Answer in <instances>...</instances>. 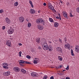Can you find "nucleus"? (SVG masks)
Wrapping results in <instances>:
<instances>
[{
  "label": "nucleus",
  "instance_id": "f257e3e1",
  "mask_svg": "<svg viewBox=\"0 0 79 79\" xmlns=\"http://www.w3.org/2000/svg\"><path fill=\"white\" fill-rule=\"evenodd\" d=\"M14 29L12 28H10L7 31V33L9 34H12L14 32Z\"/></svg>",
  "mask_w": 79,
  "mask_h": 79
},
{
  "label": "nucleus",
  "instance_id": "f03ea898",
  "mask_svg": "<svg viewBox=\"0 0 79 79\" xmlns=\"http://www.w3.org/2000/svg\"><path fill=\"white\" fill-rule=\"evenodd\" d=\"M31 74L32 77H38V73L35 72H32L31 73Z\"/></svg>",
  "mask_w": 79,
  "mask_h": 79
},
{
  "label": "nucleus",
  "instance_id": "7ed1b4c3",
  "mask_svg": "<svg viewBox=\"0 0 79 79\" xmlns=\"http://www.w3.org/2000/svg\"><path fill=\"white\" fill-rule=\"evenodd\" d=\"M14 71L15 72H19V68L18 67H15L13 68Z\"/></svg>",
  "mask_w": 79,
  "mask_h": 79
},
{
  "label": "nucleus",
  "instance_id": "20e7f679",
  "mask_svg": "<svg viewBox=\"0 0 79 79\" xmlns=\"http://www.w3.org/2000/svg\"><path fill=\"white\" fill-rule=\"evenodd\" d=\"M38 28L40 30H43L44 29V27L42 25L39 24L38 26Z\"/></svg>",
  "mask_w": 79,
  "mask_h": 79
},
{
  "label": "nucleus",
  "instance_id": "39448f33",
  "mask_svg": "<svg viewBox=\"0 0 79 79\" xmlns=\"http://www.w3.org/2000/svg\"><path fill=\"white\" fill-rule=\"evenodd\" d=\"M19 19L20 23H23V22L24 21V18L23 17H19Z\"/></svg>",
  "mask_w": 79,
  "mask_h": 79
},
{
  "label": "nucleus",
  "instance_id": "423d86ee",
  "mask_svg": "<svg viewBox=\"0 0 79 79\" xmlns=\"http://www.w3.org/2000/svg\"><path fill=\"white\" fill-rule=\"evenodd\" d=\"M56 50L57 52H59L60 53H62L63 51L62 49L60 47H57L56 48Z\"/></svg>",
  "mask_w": 79,
  "mask_h": 79
},
{
  "label": "nucleus",
  "instance_id": "0eeeda50",
  "mask_svg": "<svg viewBox=\"0 0 79 79\" xmlns=\"http://www.w3.org/2000/svg\"><path fill=\"white\" fill-rule=\"evenodd\" d=\"M42 19H38L36 20V23L37 24H40L41 23Z\"/></svg>",
  "mask_w": 79,
  "mask_h": 79
},
{
  "label": "nucleus",
  "instance_id": "6e6552de",
  "mask_svg": "<svg viewBox=\"0 0 79 79\" xmlns=\"http://www.w3.org/2000/svg\"><path fill=\"white\" fill-rule=\"evenodd\" d=\"M6 45L9 47H11V41L10 40H8L6 42Z\"/></svg>",
  "mask_w": 79,
  "mask_h": 79
},
{
  "label": "nucleus",
  "instance_id": "1a4fd4ad",
  "mask_svg": "<svg viewBox=\"0 0 79 79\" xmlns=\"http://www.w3.org/2000/svg\"><path fill=\"white\" fill-rule=\"evenodd\" d=\"M48 7L50 10H51L52 11L53 10V6H52L51 3L49 4Z\"/></svg>",
  "mask_w": 79,
  "mask_h": 79
},
{
  "label": "nucleus",
  "instance_id": "9d476101",
  "mask_svg": "<svg viewBox=\"0 0 79 79\" xmlns=\"http://www.w3.org/2000/svg\"><path fill=\"white\" fill-rule=\"evenodd\" d=\"M10 74V71H8L7 72H6L4 73V75L6 76H8Z\"/></svg>",
  "mask_w": 79,
  "mask_h": 79
},
{
  "label": "nucleus",
  "instance_id": "9b49d317",
  "mask_svg": "<svg viewBox=\"0 0 79 79\" xmlns=\"http://www.w3.org/2000/svg\"><path fill=\"white\" fill-rule=\"evenodd\" d=\"M64 47L65 48L69 49V48H70V44H65L64 45Z\"/></svg>",
  "mask_w": 79,
  "mask_h": 79
},
{
  "label": "nucleus",
  "instance_id": "f8f14e48",
  "mask_svg": "<svg viewBox=\"0 0 79 79\" xmlns=\"http://www.w3.org/2000/svg\"><path fill=\"white\" fill-rule=\"evenodd\" d=\"M6 22L8 24H10L11 23L10 20L8 18H6L5 19Z\"/></svg>",
  "mask_w": 79,
  "mask_h": 79
},
{
  "label": "nucleus",
  "instance_id": "ddd939ff",
  "mask_svg": "<svg viewBox=\"0 0 79 79\" xmlns=\"http://www.w3.org/2000/svg\"><path fill=\"white\" fill-rule=\"evenodd\" d=\"M30 12L31 14H34L35 13V11L34 9H31L30 10Z\"/></svg>",
  "mask_w": 79,
  "mask_h": 79
},
{
  "label": "nucleus",
  "instance_id": "4468645a",
  "mask_svg": "<svg viewBox=\"0 0 79 79\" xmlns=\"http://www.w3.org/2000/svg\"><path fill=\"white\" fill-rule=\"evenodd\" d=\"M63 14L65 18L67 19H68V16H67V14L65 13V12H64V11L63 12Z\"/></svg>",
  "mask_w": 79,
  "mask_h": 79
},
{
  "label": "nucleus",
  "instance_id": "2eb2a0df",
  "mask_svg": "<svg viewBox=\"0 0 79 79\" xmlns=\"http://www.w3.org/2000/svg\"><path fill=\"white\" fill-rule=\"evenodd\" d=\"M53 47H52V46L51 45H49L48 47V50H49V51H52V48Z\"/></svg>",
  "mask_w": 79,
  "mask_h": 79
},
{
  "label": "nucleus",
  "instance_id": "dca6fc26",
  "mask_svg": "<svg viewBox=\"0 0 79 79\" xmlns=\"http://www.w3.org/2000/svg\"><path fill=\"white\" fill-rule=\"evenodd\" d=\"M21 73H22L23 74H26V71L24 69H21Z\"/></svg>",
  "mask_w": 79,
  "mask_h": 79
},
{
  "label": "nucleus",
  "instance_id": "f3484780",
  "mask_svg": "<svg viewBox=\"0 0 79 79\" xmlns=\"http://www.w3.org/2000/svg\"><path fill=\"white\" fill-rule=\"evenodd\" d=\"M40 38H38L36 39V42L37 43V44H40Z\"/></svg>",
  "mask_w": 79,
  "mask_h": 79
},
{
  "label": "nucleus",
  "instance_id": "a211bd4d",
  "mask_svg": "<svg viewBox=\"0 0 79 79\" xmlns=\"http://www.w3.org/2000/svg\"><path fill=\"white\" fill-rule=\"evenodd\" d=\"M43 48L44 50H48V46L43 47Z\"/></svg>",
  "mask_w": 79,
  "mask_h": 79
},
{
  "label": "nucleus",
  "instance_id": "6ab92c4d",
  "mask_svg": "<svg viewBox=\"0 0 79 79\" xmlns=\"http://www.w3.org/2000/svg\"><path fill=\"white\" fill-rule=\"evenodd\" d=\"M58 23L57 22H56L54 23V26L56 27H58Z\"/></svg>",
  "mask_w": 79,
  "mask_h": 79
},
{
  "label": "nucleus",
  "instance_id": "aec40b11",
  "mask_svg": "<svg viewBox=\"0 0 79 79\" xmlns=\"http://www.w3.org/2000/svg\"><path fill=\"white\" fill-rule=\"evenodd\" d=\"M45 21V20H43L42 19H41V23L42 24H43V25H44V26L45 25V22H44Z\"/></svg>",
  "mask_w": 79,
  "mask_h": 79
},
{
  "label": "nucleus",
  "instance_id": "412c9836",
  "mask_svg": "<svg viewBox=\"0 0 79 79\" xmlns=\"http://www.w3.org/2000/svg\"><path fill=\"white\" fill-rule=\"evenodd\" d=\"M42 47H46V46H48V44L47 43H44L43 44H42Z\"/></svg>",
  "mask_w": 79,
  "mask_h": 79
},
{
  "label": "nucleus",
  "instance_id": "4be33fe9",
  "mask_svg": "<svg viewBox=\"0 0 79 79\" xmlns=\"http://www.w3.org/2000/svg\"><path fill=\"white\" fill-rule=\"evenodd\" d=\"M71 55L73 56H74V53L73 52V49H71Z\"/></svg>",
  "mask_w": 79,
  "mask_h": 79
},
{
  "label": "nucleus",
  "instance_id": "5701e85b",
  "mask_svg": "<svg viewBox=\"0 0 79 79\" xmlns=\"http://www.w3.org/2000/svg\"><path fill=\"white\" fill-rule=\"evenodd\" d=\"M19 63H24V60H20L19 61Z\"/></svg>",
  "mask_w": 79,
  "mask_h": 79
},
{
  "label": "nucleus",
  "instance_id": "b1692460",
  "mask_svg": "<svg viewBox=\"0 0 79 79\" xmlns=\"http://www.w3.org/2000/svg\"><path fill=\"white\" fill-rule=\"evenodd\" d=\"M49 20L50 22H51L52 23H53V22H54L53 20L52 19V18H49Z\"/></svg>",
  "mask_w": 79,
  "mask_h": 79
},
{
  "label": "nucleus",
  "instance_id": "393cba45",
  "mask_svg": "<svg viewBox=\"0 0 79 79\" xmlns=\"http://www.w3.org/2000/svg\"><path fill=\"white\" fill-rule=\"evenodd\" d=\"M24 62V64H26H26H31V63L27 61H25Z\"/></svg>",
  "mask_w": 79,
  "mask_h": 79
},
{
  "label": "nucleus",
  "instance_id": "a878e982",
  "mask_svg": "<svg viewBox=\"0 0 79 79\" xmlns=\"http://www.w3.org/2000/svg\"><path fill=\"white\" fill-rule=\"evenodd\" d=\"M75 50L76 52H79V48H77H77H75Z\"/></svg>",
  "mask_w": 79,
  "mask_h": 79
},
{
  "label": "nucleus",
  "instance_id": "bb28decb",
  "mask_svg": "<svg viewBox=\"0 0 79 79\" xmlns=\"http://www.w3.org/2000/svg\"><path fill=\"white\" fill-rule=\"evenodd\" d=\"M18 2H15L14 4V6H18Z\"/></svg>",
  "mask_w": 79,
  "mask_h": 79
},
{
  "label": "nucleus",
  "instance_id": "cd10ccee",
  "mask_svg": "<svg viewBox=\"0 0 79 79\" xmlns=\"http://www.w3.org/2000/svg\"><path fill=\"white\" fill-rule=\"evenodd\" d=\"M37 63H38V61L37 60H35L33 61L34 64H37Z\"/></svg>",
  "mask_w": 79,
  "mask_h": 79
},
{
  "label": "nucleus",
  "instance_id": "c85d7f7f",
  "mask_svg": "<svg viewBox=\"0 0 79 79\" xmlns=\"http://www.w3.org/2000/svg\"><path fill=\"white\" fill-rule=\"evenodd\" d=\"M26 58H28V59H30L31 57V56H30L29 55H28L27 56Z\"/></svg>",
  "mask_w": 79,
  "mask_h": 79
},
{
  "label": "nucleus",
  "instance_id": "c756f323",
  "mask_svg": "<svg viewBox=\"0 0 79 79\" xmlns=\"http://www.w3.org/2000/svg\"><path fill=\"white\" fill-rule=\"evenodd\" d=\"M76 11L77 13H79V7H77L76 8Z\"/></svg>",
  "mask_w": 79,
  "mask_h": 79
},
{
  "label": "nucleus",
  "instance_id": "7c9ffc66",
  "mask_svg": "<svg viewBox=\"0 0 79 79\" xmlns=\"http://www.w3.org/2000/svg\"><path fill=\"white\" fill-rule=\"evenodd\" d=\"M48 77H47V76L45 75L44 76L43 79H47V78H48Z\"/></svg>",
  "mask_w": 79,
  "mask_h": 79
},
{
  "label": "nucleus",
  "instance_id": "2f4dec72",
  "mask_svg": "<svg viewBox=\"0 0 79 79\" xmlns=\"http://www.w3.org/2000/svg\"><path fill=\"white\" fill-rule=\"evenodd\" d=\"M31 26V24L30 23H28V24L27 26V27H30Z\"/></svg>",
  "mask_w": 79,
  "mask_h": 79
},
{
  "label": "nucleus",
  "instance_id": "473e14b6",
  "mask_svg": "<svg viewBox=\"0 0 79 79\" xmlns=\"http://www.w3.org/2000/svg\"><path fill=\"white\" fill-rule=\"evenodd\" d=\"M3 68L5 69H8V68H8V67L7 66H3Z\"/></svg>",
  "mask_w": 79,
  "mask_h": 79
},
{
  "label": "nucleus",
  "instance_id": "72a5a7b5",
  "mask_svg": "<svg viewBox=\"0 0 79 79\" xmlns=\"http://www.w3.org/2000/svg\"><path fill=\"white\" fill-rule=\"evenodd\" d=\"M56 19H60V20H61V17H58V16H57L56 17Z\"/></svg>",
  "mask_w": 79,
  "mask_h": 79
},
{
  "label": "nucleus",
  "instance_id": "f704fd0d",
  "mask_svg": "<svg viewBox=\"0 0 79 79\" xmlns=\"http://www.w3.org/2000/svg\"><path fill=\"white\" fill-rule=\"evenodd\" d=\"M35 60H37L36 61H37L38 63H39V58H35Z\"/></svg>",
  "mask_w": 79,
  "mask_h": 79
},
{
  "label": "nucleus",
  "instance_id": "c9c22d12",
  "mask_svg": "<svg viewBox=\"0 0 79 79\" xmlns=\"http://www.w3.org/2000/svg\"><path fill=\"white\" fill-rule=\"evenodd\" d=\"M22 53V52H20L19 53V56H21V54Z\"/></svg>",
  "mask_w": 79,
  "mask_h": 79
},
{
  "label": "nucleus",
  "instance_id": "e433bc0d",
  "mask_svg": "<svg viewBox=\"0 0 79 79\" xmlns=\"http://www.w3.org/2000/svg\"><path fill=\"white\" fill-rule=\"evenodd\" d=\"M66 70H69V65H68L67 67L65 69Z\"/></svg>",
  "mask_w": 79,
  "mask_h": 79
},
{
  "label": "nucleus",
  "instance_id": "4c0bfd02",
  "mask_svg": "<svg viewBox=\"0 0 79 79\" xmlns=\"http://www.w3.org/2000/svg\"><path fill=\"white\" fill-rule=\"evenodd\" d=\"M29 3H30V5L32 4V1H31L29 0Z\"/></svg>",
  "mask_w": 79,
  "mask_h": 79
},
{
  "label": "nucleus",
  "instance_id": "58836bf2",
  "mask_svg": "<svg viewBox=\"0 0 79 79\" xmlns=\"http://www.w3.org/2000/svg\"><path fill=\"white\" fill-rule=\"evenodd\" d=\"M2 30H4V29H5V26H3L2 27Z\"/></svg>",
  "mask_w": 79,
  "mask_h": 79
},
{
  "label": "nucleus",
  "instance_id": "ea45409f",
  "mask_svg": "<svg viewBox=\"0 0 79 79\" xmlns=\"http://www.w3.org/2000/svg\"><path fill=\"white\" fill-rule=\"evenodd\" d=\"M70 15L69 16L70 17H73V15H72V13H70Z\"/></svg>",
  "mask_w": 79,
  "mask_h": 79
},
{
  "label": "nucleus",
  "instance_id": "a19ab883",
  "mask_svg": "<svg viewBox=\"0 0 79 79\" xmlns=\"http://www.w3.org/2000/svg\"><path fill=\"white\" fill-rule=\"evenodd\" d=\"M19 64H20V65L22 66H24V65L23 64H21V63H19Z\"/></svg>",
  "mask_w": 79,
  "mask_h": 79
},
{
  "label": "nucleus",
  "instance_id": "79ce46f5",
  "mask_svg": "<svg viewBox=\"0 0 79 79\" xmlns=\"http://www.w3.org/2000/svg\"><path fill=\"white\" fill-rule=\"evenodd\" d=\"M59 41L60 43H62V41L60 39L59 40Z\"/></svg>",
  "mask_w": 79,
  "mask_h": 79
},
{
  "label": "nucleus",
  "instance_id": "37998d69",
  "mask_svg": "<svg viewBox=\"0 0 79 79\" xmlns=\"http://www.w3.org/2000/svg\"><path fill=\"white\" fill-rule=\"evenodd\" d=\"M50 79H54V77H53V76H51L50 77Z\"/></svg>",
  "mask_w": 79,
  "mask_h": 79
},
{
  "label": "nucleus",
  "instance_id": "c03bdc74",
  "mask_svg": "<svg viewBox=\"0 0 79 79\" xmlns=\"http://www.w3.org/2000/svg\"><path fill=\"white\" fill-rule=\"evenodd\" d=\"M59 60H60V61H62L63 60V59H62V58L61 57V58H60L59 59Z\"/></svg>",
  "mask_w": 79,
  "mask_h": 79
},
{
  "label": "nucleus",
  "instance_id": "a18cd8bd",
  "mask_svg": "<svg viewBox=\"0 0 79 79\" xmlns=\"http://www.w3.org/2000/svg\"><path fill=\"white\" fill-rule=\"evenodd\" d=\"M31 7H32V8H34V6H33V4H31Z\"/></svg>",
  "mask_w": 79,
  "mask_h": 79
},
{
  "label": "nucleus",
  "instance_id": "49530a36",
  "mask_svg": "<svg viewBox=\"0 0 79 79\" xmlns=\"http://www.w3.org/2000/svg\"><path fill=\"white\" fill-rule=\"evenodd\" d=\"M3 11L2 10H0V13H3Z\"/></svg>",
  "mask_w": 79,
  "mask_h": 79
},
{
  "label": "nucleus",
  "instance_id": "de8ad7c7",
  "mask_svg": "<svg viewBox=\"0 0 79 79\" xmlns=\"http://www.w3.org/2000/svg\"><path fill=\"white\" fill-rule=\"evenodd\" d=\"M64 40H65V42H66V41H67V39H66V38H64Z\"/></svg>",
  "mask_w": 79,
  "mask_h": 79
},
{
  "label": "nucleus",
  "instance_id": "09e8293b",
  "mask_svg": "<svg viewBox=\"0 0 79 79\" xmlns=\"http://www.w3.org/2000/svg\"><path fill=\"white\" fill-rule=\"evenodd\" d=\"M66 4L67 6H69V2H67Z\"/></svg>",
  "mask_w": 79,
  "mask_h": 79
},
{
  "label": "nucleus",
  "instance_id": "8fccbe9b",
  "mask_svg": "<svg viewBox=\"0 0 79 79\" xmlns=\"http://www.w3.org/2000/svg\"><path fill=\"white\" fill-rule=\"evenodd\" d=\"M65 79H70V78L69 77H66Z\"/></svg>",
  "mask_w": 79,
  "mask_h": 79
},
{
  "label": "nucleus",
  "instance_id": "3c124183",
  "mask_svg": "<svg viewBox=\"0 0 79 79\" xmlns=\"http://www.w3.org/2000/svg\"><path fill=\"white\" fill-rule=\"evenodd\" d=\"M3 64V65H6L7 66H8V65H7V64H6V63H4Z\"/></svg>",
  "mask_w": 79,
  "mask_h": 79
},
{
  "label": "nucleus",
  "instance_id": "603ef678",
  "mask_svg": "<svg viewBox=\"0 0 79 79\" xmlns=\"http://www.w3.org/2000/svg\"><path fill=\"white\" fill-rule=\"evenodd\" d=\"M43 5H44V6H46V5L47 4H46V3H44Z\"/></svg>",
  "mask_w": 79,
  "mask_h": 79
},
{
  "label": "nucleus",
  "instance_id": "864d4df0",
  "mask_svg": "<svg viewBox=\"0 0 79 79\" xmlns=\"http://www.w3.org/2000/svg\"><path fill=\"white\" fill-rule=\"evenodd\" d=\"M53 11H54V12H56V10H55V9H54V8H53Z\"/></svg>",
  "mask_w": 79,
  "mask_h": 79
},
{
  "label": "nucleus",
  "instance_id": "5fc2aeb1",
  "mask_svg": "<svg viewBox=\"0 0 79 79\" xmlns=\"http://www.w3.org/2000/svg\"><path fill=\"white\" fill-rule=\"evenodd\" d=\"M56 68H57V69H58V68H60V67L59 66V67H56Z\"/></svg>",
  "mask_w": 79,
  "mask_h": 79
},
{
  "label": "nucleus",
  "instance_id": "6e6d98bb",
  "mask_svg": "<svg viewBox=\"0 0 79 79\" xmlns=\"http://www.w3.org/2000/svg\"><path fill=\"white\" fill-rule=\"evenodd\" d=\"M19 45H21H21H22V44H21V43H19Z\"/></svg>",
  "mask_w": 79,
  "mask_h": 79
},
{
  "label": "nucleus",
  "instance_id": "4d7b16f0",
  "mask_svg": "<svg viewBox=\"0 0 79 79\" xmlns=\"http://www.w3.org/2000/svg\"><path fill=\"white\" fill-rule=\"evenodd\" d=\"M62 67H63V65H60V68H62Z\"/></svg>",
  "mask_w": 79,
  "mask_h": 79
},
{
  "label": "nucleus",
  "instance_id": "13d9d810",
  "mask_svg": "<svg viewBox=\"0 0 79 79\" xmlns=\"http://www.w3.org/2000/svg\"><path fill=\"white\" fill-rule=\"evenodd\" d=\"M38 48L40 49H41V47H40V46Z\"/></svg>",
  "mask_w": 79,
  "mask_h": 79
},
{
  "label": "nucleus",
  "instance_id": "bf43d9fd",
  "mask_svg": "<svg viewBox=\"0 0 79 79\" xmlns=\"http://www.w3.org/2000/svg\"><path fill=\"white\" fill-rule=\"evenodd\" d=\"M58 58H59H59H61V57L60 56H58Z\"/></svg>",
  "mask_w": 79,
  "mask_h": 79
},
{
  "label": "nucleus",
  "instance_id": "052dcab7",
  "mask_svg": "<svg viewBox=\"0 0 79 79\" xmlns=\"http://www.w3.org/2000/svg\"><path fill=\"white\" fill-rule=\"evenodd\" d=\"M58 15H59V17H61V16H60V14H59Z\"/></svg>",
  "mask_w": 79,
  "mask_h": 79
},
{
  "label": "nucleus",
  "instance_id": "680f3d73",
  "mask_svg": "<svg viewBox=\"0 0 79 79\" xmlns=\"http://www.w3.org/2000/svg\"><path fill=\"white\" fill-rule=\"evenodd\" d=\"M31 51L32 52H35V51L33 50V49H32Z\"/></svg>",
  "mask_w": 79,
  "mask_h": 79
},
{
  "label": "nucleus",
  "instance_id": "e2e57ef3",
  "mask_svg": "<svg viewBox=\"0 0 79 79\" xmlns=\"http://www.w3.org/2000/svg\"><path fill=\"white\" fill-rule=\"evenodd\" d=\"M66 71V70H63V71H62V72H63L64 71Z\"/></svg>",
  "mask_w": 79,
  "mask_h": 79
},
{
  "label": "nucleus",
  "instance_id": "0e129e2a",
  "mask_svg": "<svg viewBox=\"0 0 79 79\" xmlns=\"http://www.w3.org/2000/svg\"><path fill=\"white\" fill-rule=\"evenodd\" d=\"M61 75H63V73H60Z\"/></svg>",
  "mask_w": 79,
  "mask_h": 79
},
{
  "label": "nucleus",
  "instance_id": "69168bd1",
  "mask_svg": "<svg viewBox=\"0 0 79 79\" xmlns=\"http://www.w3.org/2000/svg\"><path fill=\"white\" fill-rule=\"evenodd\" d=\"M38 13H40V11H38Z\"/></svg>",
  "mask_w": 79,
  "mask_h": 79
},
{
  "label": "nucleus",
  "instance_id": "338daca9",
  "mask_svg": "<svg viewBox=\"0 0 79 79\" xmlns=\"http://www.w3.org/2000/svg\"><path fill=\"white\" fill-rule=\"evenodd\" d=\"M49 43H50V44H51V43H52V42H51V41H49Z\"/></svg>",
  "mask_w": 79,
  "mask_h": 79
},
{
  "label": "nucleus",
  "instance_id": "774afa93",
  "mask_svg": "<svg viewBox=\"0 0 79 79\" xmlns=\"http://www.w3.org/2000/svg\"><path fill=\"white\" fill-rule=\"evenodd\" d=\"M60 2V3H63V2Z\"/></svg>",
  "mask_w": 79,
  "mask_h": 79
}]
</instances>
